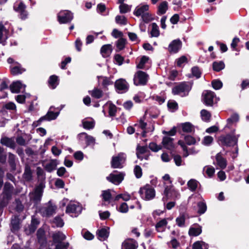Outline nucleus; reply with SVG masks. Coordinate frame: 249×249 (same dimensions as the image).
I'll use <instances>...</instances> for the list:
<instances>
[{
    "label": "nucleus",
    "instance_id": "obj_15",
    "mask_svg": "<svg viewBox=\"0 0 249 249\" xmlns=\"http://www.w3.org/2000/svg\"><path fill=\"white\" fill-rule=\"evenodd\" d=\"M115 86L119 93H124L127 91L128 84L126 81L123 79L117 80L115 83Z\"/></svg>",
    "mask_w": 249,
    "mask_h": 249
},
{
    "label": "nucleus",
    "instance_id": "obj_38",
    "mask_svg": "<svg viewBox=\"0 0 249 249\" xmlns=\"http://www.w3.org/2000/svg\"><path fill=\"white\" fill-rule=\"evenodd\" d=\"M181 128L182 131L186 133L191 132L194 130V127L192 124L188 122L182 124H181Z\"/></svg>",
    "mask_w": 249,
    "mask_h": 249
},
{
    "label": "nucleus",
    "instance_id": "obj_31",
    "mask_svg": "<svg viewBox=\"0 0 249 249\" xmlns=\"http://www.w3.org/2000/svg\"><path fill=\"white\" fill-rule=\"evenodd\" d=\"M0 143L2 145H4L11 148H14L15 147V143L14 141L12 139H10L7 137L1 138L0 140Z\"/></svg>",
    "mask_w": 249,
    "mask_h": 249
},
{
    "label": "nucleus",
    "instance_id": "obj_22",
    "mask_svg": "<svg viewBox=\"0 0 249 249\" xmlns=\"http://www.w3.org/2000/svg\"><path fill=\"white\" fill-rule=\"evenodd\" d=\"M11 72L13 75L20 74L25 71V69L22 68L20 64L16 63L14 66H11Z\"/></svg>",
    "mask_w": 249,
    "mask_h": 249
},
{
    "label": "nucleus",
    "instance_id": "obj_48",
    "mask_svg": "<svg viewBox=\"0 0 249 249\" xmlns=\"http://www.w3.org/2000/svg\"><path fill=\"white\" fill-rule=\"evenodd\" d=\"M201 116L202 119L205 121L208 122L210 120L211 115L209 112L205 109H203L201 111Z\"/></svg>",
    "mask_w": 249,
    "mask_h": 249
},
{
    "label": "nucleus",
    "instance_id": "obj_55",
    "mask_svg": "<svg viewBox=\"0 0 249 249\" xmlns=\"http://www.w3.org/2000/svg\"><path fill=\"white\" fill-rule=\"evenodd\" d=\"M126 40L123 38H120L117 42L116 45L117 48L119 50H121L123 49L124 48Z\"/></svg>",
    "mask_w": 249,
    "mask_h": 249
},
{
    "label": "nucleus",
    "instance_id": "obj_45",
    "mask_svg": "<svg viewBox=\"0 0 249 249\" xmlns=\"http://www.w3.org/2000/svg\"><path fill=\"white\" fill-rule=\"evenodd\" d=\"M111 192H113V191L111 190H105L102 192V196L103 197V199L104 200L106 201H109L111 198Z\"/></svg>",
    "mask_w": 249,
    "mask_h": 249
},
{
    "label": "nucleus",
    "instance_id": "obj_60",
    "mask_svg": "<svg viewBox=\"0 0 249 249\" xmlns=\"http://www.w3.org/2000/svg\"><path fill=\"white\" fill-rule=\"evenodd\" d=\"M239 116L237 114H233L230 118L228 119L227 122L228 124L236 123L238 121Z\"/></svg>",
    "mask_w": 249,
    "mask_h": 249
},
{
    "label": "nucleus",
    "instance_id": "obj_49",
    "mask_svg": "<svg viewBox=\"0 0 249 249\" xmlns=\"http://www.w3.org/2000/svg\"><path fill=\"white\" fill-rule=\"evenodd\" d=\"M148 57L143 56L140 59L139 63L137 65V68L140 69H142L144 67V65L148 61Z\"/></svg>",
    "mask_w": 249,
    "mask_h": 249
},
{
    "label": "nucleus",
    "instance_id": "obj_57",
    "mask_svg": "<svg viewBox=\"0 0 249 249\" xmlns=\"http://www.w3.org/2000/svg\"><path fill=\"white\" fill-rule=\"evenodd\" d=\"M141 17L142 20L145 23H148L153 19L152 15L148 12Z\"/></svg>",
    "mask_w": 249,
    "mask_h": 249
},
{
    "label": "nucleus",
    "instance_id": "obj_25",
    "mask_svg": "<svg viewBox=\"0 0 249 249\" xmlns=\"http://www.w3.org/2000/svg\"><path fill=\"white\" fill-rule=\"evenodd\" d=\"M215 158L217 164L219 168L222 169H225L227 166V160L222 156L221 153H218Z\"/></svg>",
    "mask_w": 249,
    "mask_h": 249
},
{
    "label": "nucleus",
    "instance_id": "obj_32",
    "mask_svg": "<svg viewBox=\"0 0 249 249\" xmlns=\"http://www.w3.org/2000/svg\"><path fill=\"white\" fill-rule=\"evenodd\" d=\"M111 46L109 44L103 46L101 49V53L104 57L109 56L111 54Z\"/></svg>",
    "mask_w": 249,
    "mask_h": 249
},
{
    "label": "nucleus",
    "instance_id": "obj_37",
    "mask_svg": "<svg viewBox=\"0 0 249 249\" xmlns=\"http://www.w3.org/2000/svg\"><path fill=\"white\" fill-rule=\"evenodd\" d=\"M49 86L53 89H55L58 84V77L55 75H52L49 80Z\"/></svg>",
    "mask_w": 249,
    "mask_h": 249
},
{
    "label": "nucleus",
    "instance_id": "obj_46",
    "mask_svg": "<svg viewBox=\"0 0 249 249\" xmlns=\"http://www.w3.org/2000/svg\"><path fill=\"white\" fill-rule=\"evenodd\" d=\"M187 185L191 191H195L197 187L198 182L195 179H191L188 182Z\"/></svg>",
    "mask_w": 249,
    "mask_h": 249
},
{
    "label": "nucleus",
    "instance_id": "obj_29",
    "mask_svg": "<svg viewBox=\"0 0 249 249\" xmlns=\"http://www.w3.org/2000/svg\"><path fill=\"white\" fill-rule=\"evenodd\" d=\"M53 241L55 243H62V241L64 240L66 236V235L60 231H57L53 234L52 235Z\"/></svg>",
    "mask_w": 249,
    "mask_h": 249
},
{
    "label": "nucleus",
    "instance_id": "obj_54",
    "mask_svg": "<svg viewBox=\"0 0 249 249\" xmlns=\"http://www.w3.org/2000/svg\"><path fill=\"white\" fill-rule=\"evenodd\" d=\"M134 173L137 178H140L142 176V169L141 167L139 165H136L134 169Z\"/></svg>",
    "mask_w": 249,
    "mask_h": 249
},
{
    "label": "nucleus",
    "instance_id": "obj_47",
    "mask_svg": "<svg viewBox=\"0 0 249 249\" xmlns=\"http://www.w3.org/2000/svg\"><path fill=\"white\" fill-rule=\"evenodd\" d=\"M225 67L224 63L222 62H214L213 63V69L215 71H219L222 70H223Z\"/></svg>",
    "mask_w": 249,
    "mask_h": 249
},
{
    "label": "nucleus",
    "instance_id": "obj_61",
    "mask_svg": "<svg viewBox=\"0 0 249 249\" xmlns=\"http://www.w3.org/2000/svg\"><path fill=\"white\" fill-rule=\"evenodd\" d=\"M149 148L154 152H157L161 149V146L154 142H151L149 145Z\"/></svg>",
    "mask_w": 249,
    "mask_h": 249
},
{
    "label": "nucleus",
    "instance_id": "obj_64",
    "mask_svg": "<svg viewBox=\"0 0 249 249\" xmlns=\"http://www.w3.org/2000/svg\"><path fill=\"white\" fill-rule=\"evenodd\" d=\"M187 58L185 56H182L177 60V64L178 66L181 67L182 65L186 62Z\"/></svg>",
    "mask_w": 249,
    "mask_h": 249
},
{
    "label": "nucleus",
    "instance_id": "obj_1",
    "mask_svg": "<svg viewBox=\"0 0 249 249\" xmlns=\"http://www.w3.org/2000/svg\"><path fill=\"white\" fill-rule=\"evenodd\" d=\"M192 88L190 84L183 82L176 86L172 89V93L174 95H179L181 97L187 95Z\"/></svg>",
    "mask_w": 249,
    "mask_h": 249
},
{
    "label": "nucleus",
    "instance_id": "obj_52",
    "mask_svg": "<svg viewBox=\"0 0 249 249\" xmlns=\"http://www.w3.org/2000/svg\"><path fill=\"white\" fill-rule=\"evenodd\" d=\"M120 12L121 13H126L130 11L131 7L126 4H120L119 6Z\"/></svg>",
    "mask_w": 249,
    "mask_h": 249
},
{
    "label": "nucleus",
    "instance_id": "obj_8",
    "mask_svg": "<svg viewBox=\"0 0 249 249\" xmlns=\"http://www.w3.org/2000/svg\"><path fill=\"white\" fill-rule=\"evenodd\" d=\"M125 159L126 155L124 153H120L117 156L112 157L111 161V167L113 168H122Z\"/></svg>",
    "mask_w": 249,
    "mask_h": 249
},
{
    "label": "nucleus",
    "instance_id": "obj_16",
    "mask_svg": "<svg viewBox=\"0 0 249 249\" xmlns=\"http://www.w3.org/2000/svg\"><path fill=\"white\" fill-rule=\"evenodd\" d=\"M182 42L179 39L173 40L169 45L168 50L170 53H177L181 49Z\"/></svg>",
    "mask_w": 249,
    "mask_h": 249
},
{
    "label": "nucleus",
    "instance_id": "obj_36",
    "mask_svg": "<svg viewBox=\"0 0 249 249\" xmlns=\"http://www.w3.org/2000/svg\"><path fill=\"white\" fill-rule=\"evenodd\" d=\"M64 225V222L61 217L57 216L54 218L52 221L53 227H62Z\"/></svg>",
    "mask_w": 249,
    "mask_h": 249
},
{
    "label": "nucleus",
    "instance_id": "obj_30",
    "mask_svg": "<svg viewBox=\"0 0 249 249\" xmlns=\"http://www.w3.org/2000/svg\"><path fill=\"white\" fill-rule=\"evenodd\" d=\"M97 78L98 83H101L104 87H107L109 85H112L113 83V82L111 81L109 78L107 77L98 76Z\"/></svg>",
    "mask_w": 249,
    "mask_h": 249
},
{
    "label": "nucleus",
    "instance_id": "obj_18",
    "mask_svg": "<svg viewBox=\"0 0 249 249\" xmlns=\"http://www.w3.org/2000/svg\"><path fill=\"white\" fill-rule=\"evenodd\" d=\"M8 36V30L6 29L3 25L0 23V44L5 45Z\"/></svg>",
    "mask_w": 249,
    "mask_h": 249
},
{
    "label": "nucleus",
    "instance_id": "obj_14",
    "mask_svg": "<svg viewBox=\"0 0 249 249\" xmlns=\"http://www.w3.org/2000/svg\"><path fill=\"white\" fill-rule=\"evenodd\" d=\"M124 176V173H120L119 174L113 173L107 177V179L113 184L118 185L123 181Z\"/></svg>",
    "mask_w": 249,
    "mask_h": 249
},
{
    "label": "nucleus",
    "instance_id": "obj_59",
    "mask_svg": "<svg viewBox=\"0 0 249 249\" xmlns=\"http://www.w3.org/2000/svg\"><path fill=\"white\" fill-rule=\"evenodd\" d=\"M192 73L194 76H196L197 78H198L201 76V71L199 68L197 67H194L192 69Z\"/></svg>",
    "mask_w": 249,
    "mask_h": 249
},
{
    "label": "nucleus",
    "instance_id": "obj_17",
    "mask_svg": "<svg viewBox=\"0 0 249 249\" xmlns=\"http://www.w3.org/2000/svg\"><path fill=\"white\" fill-rule=\"evenodd\" d=\"M26 85L23 84L20 81L14 82L10 86V90L12 93H18L25 90Z\"/></svg>",
    "mask_w": 249,
    "mask_h": 249
},
{
    "label": "nucleus",
    "instance_id": "obj_56",
    "mask_svg": "<svg viewBox=\"0 0 249 249\" xmlns=\"http://www.w3.org/2000/svg\"><path fill=\"white\" fill-rule=\"evenodd\" d=\"M115 21L118 24L122 25L126 24V19L124 16H117L115 18Z\"/></svg>",
    "mask_w": 249,
    "mask_h": 249
},
{
    "label": "nucleus",
    "instance_id": "obj_20",
    "mask_svg": "<svg viewBox=\"0 0 249 249\" xmlns=\"http://www.w3.org/2000/svg\"><path fill=\"white\" fill-rule=\"evenodd\" d=\"M149 10V5L147 4H141L138 6L134 11V14L137 16H142L146 13Z\"/></svg>",
    "mask_w": 249,
    "mask_h": 249
},
{
    "label": "nucleus",
    "instance_id": "obj_53",
    "mask_svg": "<svg viewBox=\"0 0 249 249\" xmlns=\"http://www.w3.org/2000/svg\"><path fill=\"white\" fill-rule=\"evenodd\" d=\"M212 85L213 88L216 90L220 89L223 86L222 82L219 80H214L212 82Z\"/></svg>",
    "mask_w": 249,
    "mask_h": 249
},
{
    "label": "nucleus",
    "instance_id": "obj_33",
    "mask_svg": "<svg viewBox=\"0 0 249 249\" xmlns=\"http://www.w3.org/2000/svg\"><path fill=\"white\" fill-rule=\"evenodd\" d=\"M168 9V3L166 1L161 2L158 6L157 14L161 15L165 14Z\"/></svg>",
    "mask_w": 249,
    "mask_h": 249
},
{
    "label": "nucleus",
    "instance_id": "obj_23",
    "mask_svg": "<svg viewBox=\"0 0 249 249\" xmlns=\"http://www.w3.org/2000/svg\"><path fill=\"white\" fill-rule=\"evenodd\" d=\"M162 143L163 146L167 149L172 150L174 148L173 139L169 137H163Z\"/></svg>",
    "mask_w": 249,
    "mask_h": 249
},
{
    "label": "nucleus",
    "instance_id": "obj_41",
    "mask_svg": "<svg viewBox=\"0 0 249 249\" xmlns=\"http://www.w3.org/2000/svg\"><path fill=\"white\" fill-rule=\"evenodd\" d=\"M193 249H208V245L203 242L197 241L193 244Z\"/></svg>",
    "mask_w": 249,
    "mask_h": 249
},
{
    "label": "nucleus",
    "instance_id": "obj_11",
    "mask_svg": "<svg viewBox=\"0 0 249 249\" xmlns=\"http://www.w3.org/2000/svg\"><path fill=\"white\" fill-rule=\"evenodd\" d=\"M202 97L203 103L206 106H212L214 99L215 98V94L213 91L205 90L202 93Z\"/></svg>",
    "mask_w": 249,
    "mask_h": 249
},
{
    "label": "nucleus",
    "instance_id": "obj_2",
    "mask_svg": "<svg viewBox=\"0 0 249 249\" xmlns=\"http://www.w3.org/2000/svg\"><path fill=\"white\" fill-rule=\"evenodd\" d=\"M82 207L77 202L71 201L68 204L66 213L72 217H77L81 213Z\"/></svg>",
    "mask_w": 249,
    "mask_h": 249
},
{
    "label": "nucleus",
    "instance_id": "obj_3",
    "mask_svg": "<svg viewBox=\"0 0 249 249\" xmlns=\"http://www.w3.org/2000/svg\"><path fill=\"white\" fill-rule=\"evenodd\" d=\"M234 130L231 134H227L225 136H221L219 138V141L221 142L223 145L228 146H234L237 144L239 135H234Z\"/></svg>",
    "mask_w": 249,
    "mask_h": 249
},
{
    "label": "nucleus",
    "instance_id": "obj_12",
    "mask_svg": "<svg viewBox=\"0 0 249 249\" xmlns=\"http://www.w3.org/2000/svg\"><path fill=\"white\" fill-rule=\"evenodd\" d=\"M57 17L58 20L60 23H66L71 21L73 18L72 14L67 10L60 12Z\"/></svg>",
    "mask_w": 249,
    "mask_h": 249
},
{
    "label": "nucleus",
    "instance_id": "obj_35",
    "mask_svg": "<svg viewBox=\"0 0 249 249\" xmlns=\"http://www.w3.org/2000/svg\"><path fill=\"white\" fill-rule=\"evenodd\" d=\"M82 124L84 128L90 129L94 127L95 122L92 119H84L82 121Z\"/></svg>",
    "mask_w": 249,
    "mask_h": 249
},
{
    "label": "nucleus",
    "instance_id": "obj_24",
    "mask_svg": "<svg viewBox=\"0 0 249 249\" xmlns=\"http://www.w3.org/2000/svg\"><path fill=\"white\" fill-rule=\"evenodd\" d=\"M137 247L136 242L132 239L124 241L122 246V249H136Z\"/></svg>",
    "mask_w": 249,
    "mask_h": 249
},
{
    "label": "nucleus",
    "instance_id": "obj_58",
    "mask_svg": "<svg viewBox=\"0 0 249 249\" xmlns=\"http://www.w3.org/2000/svg\"><path fill=\"white\" fill-rule=\"evenodd\" d=\"M116 107L112 104H110L108 107V113L110 116H114L115 115L116 112Z\"/></svg>",
    "mask_w": 249,
    "mask_h": 249
},
{
    "label": "nucleus",
    "instance_id": "obj_63",
    "mask_svg": "<svg viewBox=\"0 0 249 249\" xmlns=\"http://www.w3.org/2000/svg\"><path fill=\"white\" fill-rule=\"evenodd\" d=\"M128 210V205L126 203H123L119 208V211L121 213H125Z\"/></svg>",
    "mask_w": 249,
    "mask_h": 249
},
{
    "label": "nucleus",
    "instance_id": "obj_51",
    "mask_svg": "<svg viewBox=\"0 0 249 249\" xmlns=\"http://www.w3.org/2000/svg\"><path fill=\"white\" fill-rule=\"evenodd\" d=\"M197 206L198 207V213L199 214H203L206 212L207 206L205 203L199 202L198 203Z\"/></svg>",
    "mask_w": 249,
    "mask_h": 249
},
{
    "label": "nucleus",
    "instance_id": "obj_21",
    "mask_svg": "<svg viewBox=\"0 0 249 249\" xmlns=\"http://www.w3.org/2000/svg\"><path fill=\"white\" fill-rule=\"evenodd\" d=\"M109 228H103L98 230L97 231V238L100 241H104L106 240L109 234Z\"/></svg>",
    "mask_w": 249,
    "mask_h": 249
},
{
    "label": "nucleus",
    "instance_id": "obj_27",
    "mask_svg": "<svg viewBox=\"0 0 249 249\" xmlns=\"http://www.w3.org/2000/svg\"><path fill=\"white\" fill-rule=\"evenodd\" d=\"M167 221L166 219H162L159 221L155 226L156 230L157 232H162L165 231Z\"/></svg>",
    "mask_w": 249,
    "mask_h": 249
},
{
    "label": "nucleus",
    "instance_id": "obj_40",
    "mask_svg": "<svg viewBox=\"0 0 249 249\" xmlns=\"http://www.w3.org/2000/svg\"><path fill=\"white\" fill-rule=\"evenodd\" d=\"M13 187L10 184H5L3 189V193L7 198H9L12 193Z\"/></svg>",
    "mask_w": 249,
    "mask_h": 249
},
{
    "label": "nucleus",
    "instance_id": "obj_44",
    "mask_svg": "<svg viewBox=\"0 0 249 249\" xmlns=\"http://www.w3.org/2000/svg\"><path fill=\"white\" fill-rule=\"evenodd\" d=\"M146 149L147 147L145 146H138L137 148V156L138 159L140 160L143 159V157L142 155L146 152Z\"/></svg>",
    "mask_w": 249,
    "mask_h": 249
},
{
    "label": "nucleus",
    "instance_id": "obj_43",
    "mask_svg": "<svg viewBox=\"0 0 249 249\" xmlns=\"http://www.w3.org/2000/svg\"><path fill=\"white\" fill-rule=\"evenodd\" d=\"M160 35L159 27L156 23L152 24V30L151 35L152 37H158Z\"/></svg>",
    "mask_w": 249,
    "mask_h": 249
},
{
    "label": "nucleus",
    "instance_id": "obj_7",
    "mask_svg": "<svg viewBox=\"0 0 249 249\" xmlns=\"http://www.w3.org/2000/svg\"><path fill=\"white\" fill-rule=\"evenodd\" d=\"M164 195L162 198L164 201H167L169 198L178 199L180 196L179 193L175 190L171 185L165 187Z\"/></svg>",
    "mask_w": 249,
    "mask_h": 249
},
{
    "label": "nucleus",
    "instance_id": "obj_62",
    "mask_svg": "<svg viewBox=\"0 0 249 249\" xmlns=\"http://www.w3.org/2000/svg\"><path fill=\"white\" fill-rule=\"evenodd\" d=\"M29 96V94H26V95H18L17 96L16 99L19 103H23L25 99V98Z\"/></svg>",
    "mask_w": 249,
    "mask_h": 249
},
{
    "label": "nucleus",
    "instance_id": "obj_34",
    "mask_svg": "<svg viewBox=\"0 0 249 249\" xmlns=\"http://www.w3.org/2000/svg\"><path fill=\"white\" fill-rule=\"evenodd\" d=\"M202 232L201 227L199 226H196L190 228L189 234L191 236H198Z\"/></svg>",
    "mask_w": 249,
    "mask_h": 249
},
{
    "label": "nucleus",
    "instance_id": "obj_26",
    "mask_svg": "<svg viewBox=\"0 0 249 249\" xmlns=\"http://www.w3.org/2000/svg\"><path fill=\"white\" fill-rule=\"evenodd\" d=\"M57 165L56 160H52L49 162L44 163L43 166L47 172H51L56 168Z\"/></svg>",
    "mask_w": 249,
    "mask_h": 249
},
{
    "label": "nucleus",
    "instance_id": "obj_6",
    "mask_svg": "<svg viewBox=\"0 0 249 249\" xmlns=\"http://www.w3.org/2000/svg\"><path fill=\"white\" fill-rule=\"evenodd\" d=\"M148 75L145 72L139 71L134 75V83L136 86L145 85L148 80Z\"/></svg>",
    "mask_w": 249,
    "mask_h": 249
},
{
    "label": "nucleus",
    "instance_id": "obj_42",
    "mask_svg": "<svg viewBox=\"0 0 249 249\" xmlns=\"http://www.w3.org/2000/svg\"><path fill=\"white\" fill-rule=\"evenodd\" d=\"M185 219L186 215L184 213L181 214L176 218L177 224L180 227L184 226Z\"/></svg>",
    "mask_w": 249,
    "mask_h": 249
},
{
    "label": "nucleus",
    "instance_id": "obj_4",
    "mask_svg": "<svg viewBox=\"0 0 249 249\" xmlns=\"http://www.w3.org/2000/svg\"><path fill=\"white\" fill-rule=\"evenodd\" d=\"M139 193L142 198L145 200H150L155 196V191L150 185L147 184L141 188Z\"/></svg>",
    "mask_w": 249,
    "mask_h": 249
},
{
    "label": "nucleus",
    "instance_id": "obj_19",
    "mask_svg": "<svg viewBox=\"0 0 249 249\" xmlns=\"http://www.w3.org/2000/svg\"><path fill=\"white\" fill-rule=\"evenodd\" d=\"M53 107H51L50 108V110L48 111V113L46 114V115L44 116H43L41 117L38 122H41L43 121L44 120H47V121H51L55 119L57 116L59 114V112H53V111H51V110L52 109Z\"/></svg>",
    "mask_w": 249,
    "mask_h": 249
},
{
    "label": "nucleus",
    "instance_id": "obj_9",
    "mask_svg": "<svg viewBox=\"0 0 249 249\" xmlns=\"http://www.w3.org/2000/svg\"><path fill=\"white\" fill-rule=\"evenodd\" d=\"M43 185L41 183L35 189L34 191L30 194V197L31 201L35 204H37L41 200L43 193Z\"/></svg>",
    "mask_w": 249,
    "mask_h": 249
},
{
    "label": "nucleus",
    "instance_id": "obj_10",
    "mask_svg": "<svg viewBox=\"0 0 249 249\" xmlns=\"http://www.w3.org/2000/svg\"><path fill=\"white\" fill-rule=\"evenodd\" d=\"M56 206L52 204L50 201L40 210L41 214L44 217H49L55 213Z\"/></svg>",
    "mask_w": 249,
    "mask_h": 249
},
{
    "label": "nucleus",
    "instance_id": "obj_5",
    "mask_svg": "<svg viewBox=\"0 0 249 249\" xmlns=\"http://www.w3.org/2000/svg\"><path fill=\"white\" fill-rule=\"evenodd\" d=\"M196 142V140L193 137L190 135L185 136L184 138V141L182 140L178 141V144L180 145L184 151L183 155L184 157H187L189 155L187 147L186 146L185 143L189 145H191L195 144Z\"/></svg>",
    "mask_w": 249,
    "mask_h": 249
},
{
    "label": "nucleus",
    "instance_id": "obj_13",
    "mask_svg": "<svg viewBox=\"0 0 249 249\" xmlns=\"http://www.w3.org/2000/svg\"><path fill=\"white\" fill-rule=\"evenodd\" d=\"M26 6L22 2H16L14 5L15 11L19 14L20 18L25 19L28 16V13L25 10Z\"/></svg>",
    "mask_w": 249,
    "mask_h": 249
},
{
    "label": "nucleus",
    "instance_id": "obj_28",
    "mask_svg": "<svg viewBox=\"0 0 249 249\" xmlns=\"http://www.w3.org/2000/svg\"><path fill=\"white\" fill-rule=\"evenodd\" d=\"M39 224V221L37 219L33 218L31 224L29 226L28 229H25V232L27 234H30L34 232L37 228V226Z\"/></svg>",
    "mask_w": 249,
    "mask_h": 249
},
{
    "label": "nucleus",
    "instance_id": "obj_39",
    "mask_svg": "<svg viewBox=\"0 0 249 249\" xmlns=\"http://www.w3.org/2000/svg\"><path fill=\"white\" fill-rule=\"evenodd\" d=\"M89 92L92 97L97 99L101 98L103 95L102 91L97 88H95L92 90L89 91Z\"/></svg>",
    "mask_w": 249,
    "mask_h": 249
},
{
    "label": "nucleus",
    "instance_id": "obj_50",
    "mask_svg": "<svg viewBox=\"0 0 249 249\" xmlns=\"http://www.w3.org/2000/svg\"><path fill=\"white\" fill-rule=\"evenodd\" d=\"M213 141V139L212 136H205L202 141V143L205 146L210 145Z\"/></svg>",
    "mask_w": 249,
    "mask_h": 249
}]
</instances>
